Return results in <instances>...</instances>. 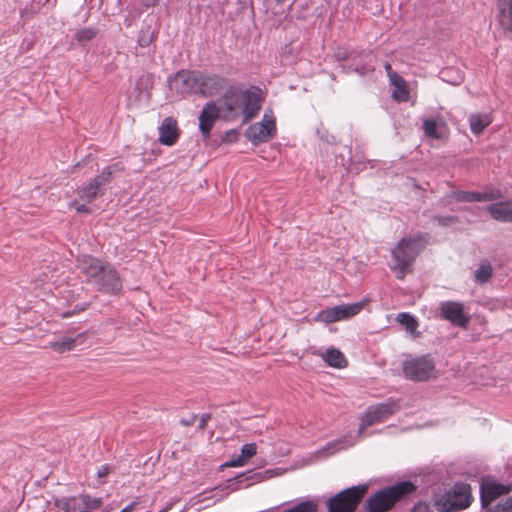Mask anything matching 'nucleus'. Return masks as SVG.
<instances>
[{
    "label": "nucleus",
    "instance_id": "nucleus-1",
    "mask_svg": "<svg viewBox=\"0 0 512 512\" xmlns=\"http://www.w3.org/2000/svg\"><path fill=\"white\" fill-rule=\"evenodd\" d=\"M428 234H418L400 239L391 250L390 269L397 279H404L412 273L416 258L428 244Z\"/></svg>",
    "mask_w": 512,
    "mask_h": 512
},
{
    "label": "nucleus",
    "instance_id": "nucleus-2",
    "mask_svg": "<svg viewBox=\"0 0 512 512\" xmlns=\"http://www.w3.org/2000/svg\"><path fill=\"white\" fill-rule=\"evenodd\" d=\"M416 487L412 482L405 481L383 489L369 498L367 508L369 512H385L402 497L411 494Z\"/></svg>",
    "mask_w": 512,
    "mask_h": 512
},
{
    "label": "nucleus",
    "instance_id": "nucleus-3",
    "mask_svg": "<svg viewBox=\"0 0 512 512\" xmlns=\"http://www.w3.org/2000/svg\"><path fill=\"white\" fill-rule=\"evenodd\" d=\"M471 487L466 483H456L450 490L435 500L439 512H453L466 509L472 502Z\"/></svg>",
    "mask_w": 512,
    "mask_h": 512
},
{
    "label": "nucleus",
    "instance_id": "nucleus-4",
    "mask_svg": "<svg viewBox=\"0 0 512 512\" xmlns=\"http://www.w3.org/2000/svg\"><path fill=\"white\" fill-rule=\"evenodd\" d=\"M367 491V485H357L338 492L327 500L328 512H355Z\"/></svg>",
    "mask_w": 512,
    "mask_h": 512
},
{
    "label": "nucleus",
    "instance_id": "nucleus-5",
    "mask_svg": "<svg viewBox=\"0 0 512 512\" xmlns=\"http://www.w3.org/2000/svg\"><path fill=\"white\" fill-rule=\"evenodd\" d=\"M402 372L406 379L416 382L429 381L437 377L435 363L428 355L404 360Z\"/></svg>",
    "mask_w": 512,
    "mask_h": 512
},
{
    "label": "nucleus",
    "instance_id": "nucleus-6",
    "mask_svg": "<svg viewBox=\"0 0 512 512\" xmlns=\"http://www.w3.org/2000/svg\"><path fill=\"white\" fill-rule=\"evenodd\" d=\"M365 304V301H360L327 308L319 311L314 320L325 324L348 320L358 315L363 310Z\"/></svg>",
    "mask_w": 512,
    "mask_h": 512
},
{
    "label": "nucleus",
    "instance_id": "nucleus-7",
    "mask_svg": "<svg viewBox=\"0 0 512 512\" xmlns=\"http://www.w3.org/2000/svg\"><path fill=\"white\" fill-rule=\"evenodd\" d=\"M277 134L276 119L272 110L266 111L260 122L252 124L247 132V138L254 144L266 143Z\"/></svg>",
    "mask_w": 512,
    "mask_h": 512
},
{
    "label": "nucleus",
    "instance_id": "nucleus-8",
    "mask_svg": "<svg viewBox=\"0 0 512 512\" xmlns=\"http://www.w3.org/2000/svg\"><path fill=\"white\" fill-rule=\"evenodd\" d=\"M399 409L396 401L389 399L385 403L369 406L361 417L359 433L375 424L384 422Z\"/></svg>",
    "mask_w": 512,
    "mask_h": 512
},
{
    "label": "nucleus",
    "instance_id": "nucleus-9",
    "mask_svg": "<svg viewBox=\"0 0 512 512\" xmlns=\"http://www.w3.org/2000/svg\"><path fill=\"white\" fill-rule=\"evenodd\" d=\"M242 90H228L218 100L222 118L227 121L236 120L242 114Z\"/></svg>",
    "mask_w": 512,
    "mask_h": 512
},
{
    "label": "nucleus",
    "instance_id": "nucleus-10",
    "mask_svg": "<svg viewBox=\"0 0 512 512\" xmlns=\"http://www.w3.org/2000/svg\"><path fill=\"white\" fill-rule=\"evenodd\" d=\"M439 310L443 319L459 327L466 328L470 322V316L465 312L464 305L460 302H442Z\"/></svg>",
    "mask_w": 512,
    "mask_h": 512
},
{
    "label": "nucleus",
    "instance_id": "nucleus-11",
    "mask_svg": "<svg viewBox=\"0 0 512 512\" xmlns=\"http://www.w3.org/2000/svg\"><path fill=\"white\" fill-rule=\"evenodd\" d=\"M222 117L221 108L217 102L206 103L199 115V130L204 140L209 139L211 131L218 119Z\"/></svg>",
    "mask_w": 512,
    "mask_h": 512
},
{
    "label": "nucleus",
    "instance_id": "nucleus-12",
    "mask_svg": "<svg viewBox=\"0 0 512 512\" xmlns=\"http://www.w3.org/2000/svg\"><path fill=\"white\" fill-rule=\"evenodd\" d=\"M200 71H179L173 80L174 88L181 95L199 94Z\"/></svg>",
    "mask_w": 512,
    "mask_h": 512
},
{
    "label": "nucleus",
    "instance_id": "nucleus-13",
    "mask_svg": "<svg viewBox=\"0 0 512 512\" xmlns=\"http://www.w3.org/2000/svg\"><path fill=\"white\" fill-rule=\"evenodd\" d=\"M111 175V169L109 167L104 168L101 174L97 175L79 190V197L87 203L94 201L100 194L101 187L110 182Z\"/></svg>",
    "mask_w": 512,
    "mask_h": 512
},
{
    "label": "nucleus",
    "instance_id": "nucleus-14",
    "mask_svg": "<svg viewBox=\"0 0 512 512\" xmlns=\"http://www.w3.org/2000/svg\"><path fill=\"white\" fill-rule=\"evenodd\" d=\"M511 491V484H503L494 479H485L480 487L482 505L486 507L496 498L509 494Z\"/></svg>",
    "mask_w": 512,
    "mask_h": 512
},
{
    "label": "nucleus",
    "instance_id": "nucleus-15",
    "mask_svg": "<svg viewBox=\"0 0 512 512\" xmlns=\"http://www.w3.org/2000/svg\"><path fill=\"white\" fill-rule=\"evenodd\" d=\"M95 283L100 291L106 293L116 294L122 289V281L118 272L109 264L105 266Z\"/></svg>",
    "mask_w": 512,
    "mask_h": 512
},
{
    "label": "nucleus",
    "instance_id": "nucleus-16",
    "mask_svg": "<svg viewBox=\"0 0 512 512\" xmlns=\"http://www.w3.org/2000/svg\"><path fill=\"white\" fill-rule=\"evenodd\" d=\"M496 20L504 35L512 34V0H495Z\"/></svg>",
    "mask_w": 512,
    "mask_h": 512
},
{
    "label": "nucleus",
    "instance_id": "nucleus-17",
    "mask_svg": "<svg viewBox=\"0 0 512 512\" xmlns=\"http://www.w3.org/2000/svg\"><path fill=\"white\" fill-rule=\"evenodd\" d=\"M262 100L258 91L244 90L242 98L243 122H248L257 116L261 109Z\"/></svg>",
    "mask_w": 512,
    "mask_h": 512
},
{
    "label": "nucleus",
    "instance_id": "nucleus-18",
    "mask_svg": "<svg viewBox=\"0 0 512 512\" xmlns=\"http://www.w3.org/2000/svg\"><path fill=\"white\" fill-rule=\"evenodd\" d=\"M180 137L177 120L165 117L159 127V142L165 146H173Z\"/></svg>",
    "mask_w": 512,
    "mask_h": 512
},
{
    "label": "nucleus",
    "instance_id": "nucleus-19",
    "mask_svg": "<svg viewBox=\"0 0 512 512\" xmlns=\"http://www.w3.org/2000/svg\"><path fill=\"white\" fill-rule=\"evenodd\" d=\"M225 78L218 75H210L200 72L199 94L202 96H214L225 86Z\"/></svg>",
    "mask_w": 512,
    "mask_h": 512
},
{
    "label": "nucleus",
    "instance_id": "nucleus-20",
    "mask_svg": "<svg viewBox=\"0 0 512 512\" xmlns=\"http://www.w3.org/2000/svg\"><path fill=\"white\" fill-rule=\"evenodd\" d=\"M106 265L101 260L89 255H83L78 259L80 271L94 280L99 277Z\"/></svg>",
    "mask_w": 512,
    "mask_h": 512
},
{
    "label": "nucleus",
    "instance_id": "nucleus-21",
    "mask_svg": "<svg viewBox=\"0 0 512 512\" xmlns=\"http://www.w3.org/2000/svg\"><path fill=\"white\" fill-rule=\"evenodd\" d=\"M487 209L493 219L500 222H512V202L494 203Z\"/></svg>",
    "mask_w": 512,
    "mask_h": 512
},
{
    "label": "nucleus",
    "instance_id": "nucleus-22",
    "mask_svg": "<svg viewBox=\"0 0 512 512\" xmlns=\"http://www.w3.org/2000/svg\"><path fill=\"white\" fill-rule=\"evenodd\" d=\"M389 82L395 88L392 92V98L397 102H407L410 97V89L406 80L398 74Z\"/></svg>",
    "mask_w": 512,
    "mask_h": 512
},
{
    "label": "nucleus",
    "instance_id": "nucleus-23",
    "mask_svg": "<svg viewBox=\"0 0 512 512\" xmlns=\"http://www.w3.org/2000/svg\"><path fill=\"white\" fill-rule=\"evenodd\" d=\"M493 121L491 114L475 113L469 117L470 129L473 134L480 135Z\"/></svg>",
    "mask_w": 512,
    "mask_h": 512
},
{
    "label": "nucleus",
    "instance_id": "nucleus-24",
    "mask_svg": "<svg viewBox=\"0 0 512 512\" xmlns=\"http://www.w3.org/2000/svg\"><path fill=\"white\" fill-rule=\"evenodd\" d=\"M325 362L334 368H345L347 366V359L344 354L336 348L328 349L324 354H321Z\"/></svg>",
    "mask_w": 512,
    "mask_h": 512
},
{
    "label": "nucleus",
    "instance_id": "nucleus-25",
    "mask_svg": "<svg viewBox=\"0 0 512 512\" xmlns=\"http://www.w3.org/2000/svg\"><path fill=\"white\" fill-rule=\"evenodd\" d=\"M79 496L55 497L53 505L62 512H75L79 508Z\"/></svg>",
    "mask_w": 512,
    "mask_h": 512
},
{
    "label": "nucleus",
    "instance_id": "nucleus-26",
    "mask_svg": "<svg viewBox=\"0 0 512 512\" xmlns=\"http://www.w3.org/2000/svg\"><path fill=\"white\" fill-rule=\"evenodd\" d=\"M257 452V446L255 443H248L242 446L241 449V455L233 459L229 466L231 467H241L247 463V461L252 458L254 455H256Z\"/></svg>",
    "mask_w": 512,
    "mask_h": 512
},
{
    "label": "nucleus",
    "instance_id": "nucleus-27",
    "mask_svg": "<svg viewBox=\"0 0 512 512\" xmlns=\"http://www.w3.org/2000/svg\"><path fill=\"white\" fill-rule=\"evenodd\" d=\"M76 341H77V338L64 337L57 341L49 342L47 347L52 349L53 351L58 352V353H65V352L71 351L75 348Z\"/></svg>",
    "mask_w": 512,
    "mask_h": 512
},
{
    "label": "nucleus",
    "instance_id": "nucleus-28",
    "mask_svg": "<svg viewBox=\"0 0 512 512\" xmlns=\"http://www.w3.org/2000/svg\"><path fill=\"white\" fill-rule=\"evenodd\" d=\"M396 320L405 327L406 331L410 333L413 337H418L420 333L417 331L418 322L417 320L410 315L409 313H399L396 317Z\"/></svg>",
    "mask_w": 512,
    "mask_h": 512
},
{
    "label": "nucleus",
    "instance_id": "nucleus-29",
    "mask_svg": "<svg viewBox=\"0 0 512 512\" xmlns=\"http://www.w3.org/2000/svg\"><path fill=\"white\" fill-rule=\"evenodd\" d=\"M493 268L488 260H482L478 269L474 272L475 281L484 284L492 277Z\"/></svg>",
    "mask_w": 512,
    "mask_h": 512
},
{
    "label": "nucleus",
    "instance_id": "nucleus-30",
    "mask_svg": "<svg viewBox=\"0 0 512 512\" xmlns=\"http://www.w3.org/2000/svg\"><path fill=\"white\" fill-rule=\"evenodd\" d=\"M423 130L427 137L432 139H440L441 135L438 133V123L433 119H425L423 121Z\"/></svg>",
    "mask_w": 512,
    "mask_h": 512
},
{
    "label": "nucleus",
    "instance_id": "nucleus-31",
    "mask_svg": "<svg viewBox=\"0 0 512 512\" xmlns=\"http://www.w3.org/2000/svg\"><path fill=\"white\" fill-rule=\"evenodd\" d=\"M450 197L459 202H478L477 192H469L462 190L451 191Z\"/></svg>",
    "mask_w": 512,
    "mask_h": 512
},
{
    "label": "nucleus",
    "instance_id": "nucleus-32",
    "mask_svg": "<svg viewBox=\"0 0 512 512\" xmlns=\"http://www.w3.org/2000/svg\"><path fill=\"white\" fill-rule=\"evenodd\" d=\"M97 34H98V30L96 28L86 27V28L77 30V32L75 34V39L80 43H84V42H88V41H91L92 39H94Z\"/></svg>",
    "mask_w": 512,
    "mask_h": 512
},
{
    "label": "nucleus",
    "instance_id": "nucleus-33",
    "mask_svg": "<svg viewBox=\"0 0 512 512\" xmlns=\"http://www.w3.org/2000/svg\"><path fill=\"white\" fill-rule=\"evenodd\" d=\"M79 499L88 510H97L103 504L102 498L91 497L89 494H81L79 495Z\"/></svg>",
    "mask_w": 512,
    "mask_h": 512
},
{
    "label": "nucleus",
    "instance_id": "nucleus-34",
    "mask_svg": "<svg viewBox=\"0 0 512 512\" xmlns=\"http://www.w3.org/2000/svg\"><path fill=\"white\" fill-rule=\"evenodd\" d=\"M318 505L313 500L300 502L294 507L287 509L283 512H317Z\"/></svg>",
    "mask_w": 512,
    "mask_h": 512
},
{
    "label": "nucleus",
    "instance_id": "nucleus-35",
    "mask_svg": "<svg viewBox=\"0 0 512 512\" xmlns=\"http://www.w3.org/2000/svg\"><path fill=\"white\" fill-rule=\"evenodd\" d=\"M486 512H512V497L487 508Z\"/></svg>",
    "mask_w": 512,
    "mask_h": 512
},
{
    "label": "nucleus",
    "instance_id": "nucleus-36",
    "mask_svg": "<svg viewBox=\"0 0 512 512\" xmlns=\"http://www.w3.org/2000/svg\"><path fill=\"white\" fill-rule=\"evenodd\" d=\"M501 197H502V193L500 190H490V191L483 192V193L477 192V198H479L478 202L492 201V200L499 199Z\"/></svg>",
    "mask_w": 512,
    "mask_h": 512
},
{
    "label": "nucleus",
    "instance_id": "nucleus-37",
    "mask_svg": "<svg viewBox=\"0 0 512 512\" xmlns=\"http://www.w3.org/2000/svg\"><path fill=\"white\" fill-rule=\"evenodd\" d=\"M71 207H73L78 213H90L91 209L85 204H81L78 201H73L71 203Z\"/></svg>",
    "mask_w": 512,
    "mask_h": 512
},
{
    "label": "nucleus",
    "instance_id": "nucleus-38",
    "mask_svg": "<svg viewBox=\"0 0 512 512\" xmlns=\"http://www.w3.org/2000/svg\"><path fill=\"white\" fill-rule=\"evenodd\" d=\"M36 14H37V10H35L32 5H31L30 8L26 7L23 10L20 11V16L22 18H25V19L26 18H31V17H33Z\"/></svg>",
    "mask_w": 512,
    "mask_h": 512
},
{
    "label": "nucleus",
    "instance_id": "nucleus-39",
    "mask_svg": "<svg viewBox=\"0 0 512 512\" xmlns=\"http://www.w3.org/2000/svg\"><path fill=\"white\" fill-rule=\"evenodd\" d=\"M411 512H432L430 506L426 503H418Z\"/></svg>",
    "mask_w": 512,
    "mask_h": 512
},
{
    "label": "nucleus",
    "instance_id": "nucleus-40",
    "mask_svg": "<svg viewBox=\"0 0 512 512\" xmlns=\"http://www.w3.org/2000/svg\"><path fill=\"white\" fill-rule=\"evenodd\" d=\"M384 68H385V71H386V74H387V77H388L389 81L392 80L394 78V76L398 75V73L393 70V68H392L390 63H386L384 65Z\"/></svg>",
    "mask_w": 512,
    "mask_h": 512
},
{
    "label": "nucleus",
    "instance_id": "nucleus-41",
    "mask_svg": "<svg viewBox=\"0 0 512 512\" xmlns=\"http://www.w3.org/2000/svg\"><path fill=\"white\" fill-rule=\"evenodd\" d=\"M209 419H210V414H202L200 421H199V429H201V430L205 429Z\"/></svg>",
    "mask_w": 512,
    "mask_h": 512
},
{
    "label": "nucleus",
    "instance_id": "nucleus-42",
    "mask_svg": "<svg viewBox=\"0 0 512 512\" xmlns=\"http://www.w3.org/2000/svg\"><path fill=\"white\" fill-rule=\"evenodd\" d=\"M110 473V467L108 465L102 466L98 471V477H106Z\"/></svg>",
    "mask_w": 512,
    "mask_h": 512
},
{
    "label": "nucleus",
    "instance_id": "nucleus-43",
    "mask_svg": "<svg viewBox=\"0 0 512 512\" xmlns=\"http://www.w3.org/2000/svg\"><path fill=\"white\" fill-rule=\"evenodd\" d=\"M137 504H138L137 501H133L128 506L124 507L120 512H132L135 509Z\"/></svg>",
    "mask_w": 512,
    "mask_h": 512
},
{
    "label": "nucleus",
    "instance_id": "nucleus-44",
    "mask_svg": "<svg viewBox=\"0 0 512 512\" xmlns=\"http://www.w3.org/2000/svg\"><path fill=\"white\" fill-rule=\"evenodd\" d=\"M455 220H456V217L449 216V217H445V218H439L438 222L440 224L446 225V224H448V222H452V221H455Z\"/></svg>",
    "mask_w": 512,
    "mask_h": 512
},
{
    "label": "nucleus",
    "instance_id": "nucleus-45",
    "mask_svg": "<svg viewBox=\"0 0 512 512\" xmlns=\"http://www.w3.org/2000/svg\"><path fill=\"white\" fill-rule=\"evenodd\" d=\"M181 423H182V424H184V425H186V426H189V425H192L193 421H190V420H187V421L182 420V421H181Z\"/></svg>",
    "mask_w": 512,
    "mask_h": 512
},
{
    "label": "nucleus",
    "instance_id": "nucleus-46",
    "mask_svg": "<svg viewBox=\"0 0 512 512\" xmlns=\"http://www.w3.org/2000/svg\"><path fill=\"white\" fill-rule=\"evenodd\" d=\"M151 80H152L151 76L146 77V81H151Z\"/></svg>",
    "mask_w": 512,
    "mask_h": 512
},
{
    "label": "nucleus",
    "instance_id": "nucleus-47",
    "mask_svg": "<svg viewBox=\"0 0 512 512\" xmlns=\"http://www.w3.org/2000/svg\"><path fill=\"white\" fill-rule=\"evenodd\" d=\"M166 511H167L166 509H163V510H161V511H159V512H166Z\"/></svg>",
    "mask_w": 512,
    "mask_h": 512
}]
</instances>
